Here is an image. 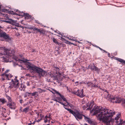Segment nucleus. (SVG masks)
Instances as JSON below:
<instances>
[{"mask_svg": "<svg viewBox=\"0 0 125 125\" xmlns=\"http://www.w3.org/2000/svg\"><path fill=\"white\" fill-rule=\"evenodd\" d=\"M82 106L83 110L88 107L87 110H90L93 112L94 111V114H95L99 113L98 115L97 118L99 121H102L107 125L113 124V121H111L110 120L113 115L115 114V112L109 110L106 108L103 109L99 108L100 107L94 104L93 101L89 102L85 105H82Z\"/></svg>", "mask_w": 125, "mask_h": 125, "instance_id": "1", "label": "nucleus"}, {"mask_svg": "<svg viewBox=\"0 0 125 125\" xmlns=\"http://www.w3.org/2000/svg\"><path fill=\"white\" fill-rule=\"evenodd\" d=\"M26 65L28 69L30 70V71L31 73L33 74L37 73L40 77L45 76L46 73L43 69L38 68L28 62L26 63Z\"/></svg>", "mask_w": 125, "mask_h": 125, "instance_id": "2", "label": "nucleus"}, {"mask_svg": "<svg viewBox=\"0 0 125 125\" xmlns=\"http://www.w3.org/2000/svg\"><path fill=\"white\" fill-rule=\"evenodd\" d=\"M64 107L66 109L69 111L71 114H73L74 116L77 120H81L82 119L83 117H83L84 115L81 114L78 110H75L74 111L71 109L67 108Z\"/></svg>", "mask_w": 125, "mask_h": 125, "instance_id": "3", "label": "nucleus"}, {"mask_svg": "<svg viewBox=\"0 0 125 125\" xmlns=\"http://www.w3.org/2000/svg\"><path fill=\"white\" fill-rule=\"evenodd\" d=\"M14 12L13 11H12L10 12V13L11 14H16L20 16H24L26 19H28L31 18V16H30L28 13H25L23 12H21L18 10H14Z\"/></svg>", "mask_w": 125, "mask_h": 125, "instance_id": "4", "label": "nucleus"}, {"mask_svg": "<svg viewBox=\"0 0 125 125\" xmlns=\"http://www.w3.org/2000/svg\"><path fill=\"white\" fill-rule=\"evenodd\" d=\"M120 115V114H119L118 116H117L115 118V119H112V118H111L110 120L111 121H113L114 122L113 124H111L110 125H113L114 123L115 124V123L118 125H125V121H123L121 119V118L119 119Z\"/></svg>", "mask_w": 125, "mask_h": 125, "instance_id": "5", "label": "nucleus"}, {"mask_svg": "<svg viewBox=\"0 0 125 125\" xmlns=\"http://www.w3.org/2000/svg\"><path fill=\"white\" fill-rule=\"evenodd\" d=\"M11 82L10 83V86L9 88L10 89L13 88V87L16 88H17L19 87V81L16 78L14 79V81L13 79L11 80Z\"/></svg>", "mask_w": 125, "mask_h": 125, "instance_id": "6", "label": "nucleus"}, {"mask_svg": "<svg viewBox=\"0 0 125 125\" xmlns=\"http://www.w3.org/2000/svg\"><path fill=\"white\" fill-rule=\"evenodd\" d=\"M15 53V51L14 50L9 51H8V53L7 52L6 53L8 55L9 58L8 57L6 56L2 57V58L4 60L3 61H4L5 62H9V58H10L11 57L12 58L13 57Z\"/></svg>", "mask_w": 125, "mask_h": 125, "instance_id": "7", "label": "nucleus"}, {"mask_svg": "<svg viewBox=\"0 0 125 125\" xmlns=\"http://www.w3.org/2000/svg\"><path fill=\"white\" fill-rule=\"evenodd\" d=\"M0 37L3 38L6 42H9L11 40L10 37L9 35L3 31L0 32Z\"/></svg>", "mask_w": 125, "mask_h": 125, "instance_id": "8", "label": "nucleus"}, {"mask_svg": "<svg viewBox=\"0 0 125 125\" xmlns=\"http://www.w3.org/2000/svg\"><path fill=\"white\" fill-rule=\"evenodd\" d=\"M87 85L88 87H90L91 88L99 87V83L97 82H95L93 83L91 82L88 81L87 83Z\"/></svg>", "mask_w": 125, "mask_h": 125, "instance_id": "9", "label": "nucleus"}, {"mask_svg": "<svg viewBox=\"0 0 125 125\" xmlns=\"http://www.w3.org/2000/svg\"><path fill=\"white\" fill-rule=\"evenodd\" d=\"M110 100L111 102H113V103H120L122 100L120 97L118 96L111 98Z\"/></svg>", "mask_w": 125, "mask_h": 125, "instance_id": "10", "label": "nucleus"}, {"mask_svg": "<svg viewBox=\"0 0 125 125\" xmlns=\"http://www.w3.org/2000/svg\"><path fill=\"white\" fill-rule=\"evenodd\" d=\"M7 105L11 109L14 110L16 107V104L13 101L10 102H8Z\"/></svg>", "mask_w": 125, "mask_h": 125, "instance_id": "11", "label": "nucleus"}, {"mask_svg": "<svg viewBox=\"0 0 125 125\" xmlns=\"http://www.w3.org/2000/svg\"><path fill=\"white\" fill-rule=\"evenodd\" d=\"M77 96H78L82 98L85 96V95L83 94V89H82L81 90H80L79 89H77Z\"/></svg>", "mask_w": 125, "mask_h": 125, "instance_id": "12", "label": "nucleus"}, {"mask_svg": "<svg viewBox=\"0 0 125 125\" xmlns=\"http://www.w3.org/2000/svg\"><path fill=\"white\" fill-rule=\"evenodd\" d=\"M83 117H84V119L85 120L86 122H87L89 123L90 124H92L93 121L91 120L90 118L87 117L85 116L84 115Z\"/></svg>", "mask_w": 125, "mask_h": 125, "instance_id": "13", "label": "nucleus"}, {"mask_svg": "<svg viewBox=\"0 0 125 125\" xmlns=\"http://www.w3.org/2000/svg\"><path fill=\"white\" fill-rule=\"evenodd\" d=\"M39 115L40 116V117L41 118V119H40L38 120H37L34 121L32 123V124L33 125H34L35 123L36 122H39L41 121L42 120V118L44 117V115H42L41 114H40V115Z\"/></svg>", "mask_w": 125, "mask_h": 125, "instance_id": "14", "label": "nucleus"}, {"mask_svg": "<svg viewBox=\"0 0 125 125\" xmlns=\"http://www.w3.org/2000/svg\"><path fill=\"white\" fill-rule=\"evenodd\" d=\"M55 92L58 94H59L60 97L62 99L63 101H66L67 100H66V98L64 97V96L63 95H61L59 92H57L56 91H55Z\"/></svg>", "mask_w": 125, "mask_h": 125, "instance_id": "15", "label": "nucleus"}, {"mask_svg": "<svg viewBox=\"0 0 125 125\" xmlns=\"http://www.w3.org/2000/svg\"><path fill=\"white\" fill-rule=\"evenodd\" d=\"M53 69L54 71H56V73H60V69L59 68L57 67H53Z\"/></svg>", "mask_w": 125, "mask_h": 125, "instance_id": "16", "label": "nucleus"}, {"mask_svg": "<svg viewBox=\"0 0 125 125\" xmlns=\"http://www.w3.org/2000/svg\"><path fill=\"white\" fill-rule=\"evenodd\" d=\"M29 106H27L26 108H24L23 109L22 111L23 112H24L25 113H26L27 112H28L29 111Z\"/></svg>", "mask_w": 125, "mask_h": 125, "instance_id": "17", "label": "nucleus"}, {"mask_svg": "<svg viewBox=\"0 0 125 125\" xmlns=\"http://www.w3.org/2000/svg\"><path fill=\"white\" fill-rule=\"evenodd\" d=\"M0 102L2 103V104H4L7 103V101L4 98H0Z\"/></svg>", "mask_w": 125, "mask_h": 125, "instance_id": "18", "label": "nucleus"}, {"mask_svg": "<svg viewBox=\"0 0 125 125\" xmlns=\"http://www.w3.org/2000/svg\"><path fill=\"white\" fill-rule=\"evenodd\" d=\"M119 62L122 63V64H125V61L121 58H118L116 59Z\"/></svg>", "mask_w": 125, "mask_h": 125, "instance_id": "19", "label": "nucleus"}, {"mask_svg": "<svg viewBox=\"0 0 125 125\" xmlns=\"http://www.w3.org/2000/svg\"><path fill=\"white\" fill-rule=\"evenodd\" d=\"M51 39H52L53 42H54L55 44H58V45H59L60 43H59L57 41V39L53 37L51 38Z\"/></svg>", "mask_w": 125, "mask_h": 125, "instance_id": "20", "label": "nucleus"}, {"mask_svg": "<svg viewBox=\"0 0 125 125\" xmlns=\"http://www.w3.org/2000/svg\"><path fill=\"white\" fill-rule=\"evenodd\" d=\"M6 98L8 101V102H10L12 101L11 98L10 96L8 95L7 94H6Z\"/></svg>", "mask_w": 125, "mask_h": 125, "instance_id": "21", "label": "nucleus"}, {"mask_svg": "<svg viewBox=\"0 0 125 125\" xmlns=\"http://www.w3.org/2000/svg\"><path fill=\"white\" fill-rule=\"evenodd\" d=\"M10 70H9L8 69L6 70L5 72L4 73H3L2 74L3 76L4 75H5V76H6V77L7 78H8L9 76V75L8 74H6L5 73H8L9 71Z\"/></svg>", "mask_w": 125, "mask_h": 125, "instance_id": "22", "label": "nucleus"}, {"mask_svg": "<svg viewBox=\"0 0 125 125\" xmlns=\"http://www.w3.org/2000/svg\"><path fill=\"white\" fill-rule=\"evenodd\" d=\"M38 95V92H37L35 91L31 94V96H35V97H36Z\"/></svg>", "mask_w": 125, "mask_h": 125, "instance_id": "23", "label": "nucleus"}, {"mask_svg": "<svg viewBox=\"0 0 125 125\" xmlns=\"http://www.w3.org/2000/svg\"><path fill=\"white\" fill-rule=\"evenodd\" d=\"M16 21L13 20H12V23L13 25L16 26H18L19 25V24L17 23L16 22Z\"/></svg>", "mask_w": 125, "mask_h": 125, "instance_id": "24", "label": "nucleus"}, {"mask_svg": "<svg viewBox=\"0 0 125 125\" xmlns=\"http://www.w3.org/2000/svg\"><path fill=\"white\" fill-rule=\"evenodd\" d=\"M19 86H20L19 89L21 91L23 90V88H25L24 85L22 84L20 85L19 84Z\"/></svg>", "mask_w": 125, "mask_h": 125, "instance_id": "25", "label": "nucleus"}, {"mask_svg": "<svg viewBox=\"0 0 125 125\" xmlns=\"http://www.w3.org/2000/svg\"><path fill=\"white\" fill-rule=\"evenodd\" d=\"M77 89H78L77 88L75 89V90H74V91L72 92L71 93L73 94L76 95H77Z\"/></svg>", "mask_w": 125, "mask_h": 125, "instance_id": "26", "label": "nucleus"}, {"mask_svg": "<svg viewBox=\"0 0 125 125\" xmlns=\"http://www.w3.org/2000/svg\"><path fill=\"white\" fill-rule=\"evenodd\" d=\"M88 69H90L92 71L94 70V66H93L90 65H89L88 67Z\"/></svg>", "mask_w": 125, "mask_h": 125, "instance_id": "27", "label": "nucleus"}, {"mask_svg": "<svg viewBox=\"0 0 125 125\" xmlns=\"http://www.w3.org/2000/svg\"><path fill=\"white\" fill-rule=\"evenodd\" d=\"M40 29H38L35 27L33 29V31H37L36 32H39V31Z\"/></svg>", "mask_w": 125, "mask_h": 125, "instance_id": "28", "label": "nucleus"}, {"mask_svg": "<svg viewBox=\"0 0 125 125\" xmlns=\"http://www.w3.org/2000/svg\"><path fill=\"white\" fill-rule=\"evenodd\" d=\"M44 90H43L41 89V88H38L37 89V91H38L40 93H42L44 91Z\"/></svg>", "mask_w": 125, "mask_h": 125, "instance_id": "29", "label": "nucleus"}, {"mask_svg": "<svg viewBox=\"0 0 125 125\" xmlns=\"http://www.w3.org/2000/svg\"><path fill=\"white\" fill-rule=\"evenodd\" d=\"M106 95H107V96H106V98L107 99H108L107 98H109L110 97V95L108 93V92H107V93L106 94Z\"/></svg>", "mask_w": 125, "mask_h": 125, "instance_id": "30", "label": "nucleus"}, {"mask_svg": "<svg viewBox=\"0 0 125 125\" xmlns=\"http://www.w3.org/2000/svg\"><path fill=\"white\" fill-rule=\"evenodd\" d=\"M57 100H58V102L60 103V102H61L62 99L59 97H58L57 98Z\"/></svg>", "mask_w": 125, "mask_h": 125, "instance_id": "31", "label": "nucleus"}, {"mask_svg": "<svg viewBox=\"0 0 125 125\" xmlns=\"http://www.w3.org/2000/svg\"><path fill=\"white\" fill-rule=\"evenodd\" d=\"M40 32V34H43L44 33V32L42 30V29H40L39 31V32Z\"/></svg>", "mask_w": 125, "mask_h": 125, "instance_id": "32", "label": "nucleus"}, {"mask_svg": "<svg viewBox=\"0 0 125 125\" xmlns=\"http://www.w3.org/2000/svg\"><path fill=\"white\" fill-rule=\"evenodd\" d=\"M122 101V104L124 107H125V99Z\"/></svg>", "mask_w": 125, "mask_h": 125, "instance_id": "33", "label": "nucleus"}, {"mask_svg": "<svg viewBox=\"0 0 125 125\" xmlns=\"http://www.w3.org/2000/svg\"><path fill=\"white\" fill-rule=\"evenodd\" d=\"M60 103L63 105L64 106H66L68 105V104H65V103H63V102H60Z\"/></svg>", "mask_w": 125, "mask_h": 125, "instance_id": "34", "label": "nucleus"}, {"mask_svg": "<svg viewBox=\"0 0 125 125\" xmlns=\"http://www.w3.org/2000/svg\"><path fill=\"white\" fill-rule=\"evenodd\" d=\"M94 70L95 71H98V68L95 66H94Z\"/></svg>", "mask_w": 125, "mask_h": 125, "instance_id": "35", "label": "nucleus"}, {"mask_svg": "<svg viewBox=\"0 0 125 125\" xmlns=\"http://www.w3.org/2000/svg\"><path fill=\"white\" fill-rule=\"evenodd\" d=\"M35 22L38 24H41L40 22L38 20H35Z\"/></svg>", "mask_w": 125, "mask_h": 125, "instance_id": "36", "label": "nucleus"}, {"mask_svg": "<svg viewBox=\"0 0 125 125\" xmlns=\"http://www.w3.org/2000/svg\"><path fill=\"white\" fill-rule=\"evenodd\" d=\"M71 40L74 41L76 42L77 40L75 37H72V39H71Z\"/></svg>", "mask_w": 125, "mask_h": 125, "instance_id": "37", "label": "nucleus"}, {"mask_svg": "<svg viewBox=\"0 0 125 125\" xmlns=\"http://www.w3.org/2000/svg\"><path fill=\"white\" fill-rule=\"evenodd\" d=\"M48 118V116L47 115H46L45 117L44 118V117L42 118V120L43 119L44 120L45 118V119H47V118Z\"/></svg>", "mask_w": 125, "mask_h": 125, "instance_id": "38", "label": "nucleus"}, {"mask_svg": "<svg viewBox=\"0 0 125 125\" xmlns=\"http://www.w3.org/2000/svg\"><path fill=\"white\" fill-rule=\"evenodd\" d=\"M67 104H68V105H69L71 107L72 106V105L71 104L69 103L68 102H67Z\"/></svg>", "mask_w": 125, "mask_h": 125, "instance_id": "39", "label": "nucleus"}, {"mask_svg": "<svg viewBox=\"0 0 125 125\" xmlns=\"http://www.w3.org/2000/svg\"><path fill=\"white\" fill-rule=\"evenodd\" d=\"M67 43H68V44H73V45L74 44L73 43L70 42L69 41H67Z\"/></svg>", "mask_w": 125, "mask_h": 125, "instance_id": "40", "label": "nucleus"}, {"mask_svg": "<svg viewBox=\"0 0 125 125\" xmlns=\"http://www.w3.org/2000/svg\"><path fill=\"white\" fill-rule=\"evenodd\" d=\"M48 118L50 119V120L52 118H51V116L50 114H49L48 116Z\"/></svg>", "mask_w": 125, "mask_h": 125, "instance_id": "41", "label": "nucleus"}, {"mask_svg": "<svg viewBox=\"0 0 125 125\" xmlns=\"http://www.w3.org/2000/svg\"><path fill=\"white\" fill-rule=\"evenodd\" d=\"M34 27H32L31 26H29L27 28H28L30 29H32L33 30V29Z\"/></svg>", "mask_w": 125, "mask_h": 125, "instance_id": "42", "label": "nucleus"}, {"mask_svg": "<svg viewBox=\"0 0 125 125\" xmlns=\"http://www.w3.org/2000/svg\"><path fill=\"white\" fill-rule=\"evenodd\" d=\"M28 104V103L27 102L26 104H23V107H25L27 106V104Z\"/></svg>", "mask_w": 125, "mask_h": 125, "instance_id": "43", "label": "nucleus"}, {"mask_svg": "<svg viewBox=\"0 0 125 125\" xmlns=\"http://www.w3.org/2000/svg\"><path fill=\"white\" fill-rule=\"evenodd\" d=\"M26 84L28 86H30V84H29V82H27L26 83Z\"/></svg>", "mask_w": 125, "mask_h": 125, "instance_id": "44", "label": "nucleus"}, {"mask_svg": "<svg viewBox=\"0 0 125 125\" xmlns=\"http://www.w3.org/2000/svg\"><path fill=\"white\" fill-rule=\"evenodd\" d=\"M44 120V123H45L47 122L48 121V120L47 119H46L45 120V119Z\"/></svg>", "mask_w": 125, "mask_h": 125, "instance_id": "45", "label": "nucleus"}, {"mask_svg": "<svg viewBox=\"0 0 125 125\" xmlns=\"http://www.w3.org/2000/svg\"><path fill=\"white\" fill-rule=\"evenodd\" d=\"M82 69H83L84 72H85V71L86 70L85 69L84 67H83L82 68Z\"/></svg>", "mask_w": 125, "mask_h": 125, "instance_id": "46", "label": "nucleus"}, {"mask_svg": "<svg viewBox=\"0 0 125 125\" xmlns=\"http://www.w3.org/2000/svg\"><path fill=\"white\" fill-rule=\"evenodd\" d=\"M23 100L22 99H21L20 100V102L21 104H22L23 102Z\"/></svg>", "mask_w": 125, "mask_h": 125, "instance_id": "47", "label": "nucleus"}, {"mask_svg": "<svg viewBox=\"0 0 125 125\" xmlns=\"http://www.w3.org/2000/svg\"><path fill=\"white\" fill-rule=\"evenodd\" d=\"M26 93L28 94V95H29V94H31H31H32V93H28V92H27Z\"/></svg>", "mask_w": 125, "mask_h": 125, "instance_id": "48", "label": "nucleus"}, {"mask_svg": "<svg viewBox=\"0 0 125 125\" xmlns=\"http://www.w3.org/2000/svg\"><path fill=\"white\" fill-rule=\"evenodd\" d=\"M26 76H28L29 77H30V74H26Z\"/></svg>", "mask_w": 125, "mask_h": 125, "instance_id": "49", "label": "nucleus"}, {"mask_svg": "<svg viewBox=\"0 0 125 125\" xmlns=\"http://www.w3.org/2000/svg\"><path fill=\"white\" fill-rule=\"evenodd\" d=\"M2 28L1 26H0V32H1V31H2V30H1L0 29L1 28Z\"/></svg>", "mask_w": 125, "mask_h": 125, "instance_id": "50", "label": "nucleus"}, {"mask_svg": "<svg viewBox=\"0 0 125 125\" xmlns=\"http://www.w3.org/2000/svg\"><path fill=\"white\" fill-rule=\"evenodd\" d=\"M98 48L99 49L103 51V49H102V48H101L99 47Z\"/></svg>", "mask_w": 125, "mask_h": 125, "instance_id": "51", "label": "nucleus"}, {"mask_svg": "<svg viewBox=\"0 0 125 125\" xmlns=\"http://www.w3.org/2000/svg\"><path fill=\"white\" fill-rule=\"evenodd\" d=\"M95 47H96V48H98V47H99L98 46H97V45H95L94 46Z\"/></svg>", "mask_w": 125, "mask_h": 125, "instance_id": "52", "label": "nucleus"}, {"mask_svg": "<svg viewBox=\"0 0 125 125\" xmlns=\"http://www.w3.org/2000/svg\"><path fill=\"white\" fill-rule=\"evenodd\" d=\"M83 81H82L81 82H80V83H80V84H83Z\"/></svg>", "mask_w": 125, "mask_h": 125, "instance_id": "53", "label": "nucleus"}, {"mask_svg": "<svg viewBox=\"0 0 125 125\" xmlns=\"http://www.w3.org/2000/svg\"><path fill=\"white\" fill-rule=\"evenodd\" d=\"M54 100L55 101L58 102V100H57V99H55Z\"/></svg>", "mask_w": 125, "mask_h": 125, "instance_id": "54", "label": "nucleus"}, {"mask_svg": "<svg viewBox=\"0 0 125 125\" xmlns=\"http://www.w3.org/2000/svg\"><path fill=\"white\" fill-rule=\"evenodd\" d=\"M36 114H37V115L38 116V117L39 115V113H38L37 112H36Z\"/></svg>", "mask_w": 125, "mask_h": 125, "instance_id": "55", "label": "nucleus"}, {"mask_svg": "<svg viewBox=\"0 0 125 125\" xmlns=\"http://www.w3.org/2000/svg\"><path fill=\"white\" fill-rule=\"evenodd\" d=\"M66 102L65 103H65V104H67V102H67V101H65Z\"/></svg>", "mask_w": 125, "mask_h": 125, "instance_id": "56", "label": "nucleus"}, {"mask_svg": "<svg viewBox=\"0 0 125 125\" xmlns=\"http://www.w3.org/2000/svg\"><path fill=\"white\" fill-rule=\"evenodd\" d=\"M103 51H104V52H105L106 53H107V52L106 51H105V50H103Z\"/></svg>", "mask_w": 125, "mask_h": 125, "instance_id": "57", "label": "nucleus"}, {"mask_svg": "<svg viewBox=\"0 0 125 125\" xmlns=\"http://www.w3.org/2000/svg\"><path fill=\"white\" fill-rule=\"evenodd\" d=\"M72 37H70V38H69V37L68 38L69 40H71V39H72Z\"/></svg>", "mask_w": 125, "mask_h": 125, "instance_id": "58", "label": "nucleus"}, {"mask_svg": "<svg viewBox=\"0 0 125 125\" xmlns=\"http://www.w3.org/2000/svg\"><path fill=\"white\" fill-rule=\"evenodd\" d=\"M22 69H25L23 67H22V68H21V69L22 70Z\"/></svg>", "mask_w": 125, "mask_h": 125, "instance_id": "59", "label": "nucleus"}, {"mask_svg": "<svg viewBox=\"0 0 125 125\" xmlns=\"http://www.w3.org/2000/svg\"><path fill=\"white\" fill-rule=\"evenodd\" d=\"M104 92H106V93H107V92H108L107 91V90H105L104 91Z\"/></svg>", "mask_w": 125, "mask_h": 125, "instance_id": "60", "label": "nucleus"}, {"mask_svg": "<svg viewBox=\"0 0 125 125\" xmlns=\"http://www.w3.org/2000/svg\"><path fill=\"white\" fill-rule=\"evenodd\" d=\"M78 83H79V82H78H78H76V83H77V85H78Z\"/></svg>", "mask_w": 125, "mask_h": 125, "instance_id": "61", "label": "nucleus"}, {"mask_svg": "<svg viewBox=\"0 0 125 125\" xmlns=\"http://www.w3.org/2000/svg\"><path fill=\"white\" fill-rule=\"evenodd\" d=\"M108 56H109L110 55V54L109 53H108Z\"/></svg>", "mask_w": 125, "mask_h": 125, "instance_id": "62", "label": "nucleus"}, {"mask_svg": "<svg viewBox=\"0 0 125 125\" xmlns=\"http://www.w3.org/2000/svg\"><path fill=\"white\" fill-rule=\"evenodd\" d=\"M83 83H84V84H86V83L85 82H84L83 81Z\"/></svg>", "mask_w": 125, "mask_h": 125, "instance_id": "63", "label": "nucleus"}, {"mask_svg": "<svg viewBox=\"0 0 125 125\" xmlns=\"http://www.w3.org/2000/svg\"><path fill=\"white\" fill-rule=\"evenodd\" d=\"M4 70V68H3L2 69V71H3Z\"/></svg>", "mask_w": 125, "mask_h": 125, "instance_id": "64", "label": "nucleus"}]
</instances>
